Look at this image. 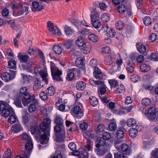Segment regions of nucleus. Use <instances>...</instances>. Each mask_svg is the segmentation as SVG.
Here are the masks:
<instances>
[{
    "label": "nucleus",
    "instance_id": "obj_13",
    "mask_svg": "<svg viewBox=\"0 0 158 158\" xmlns=\"http://www.w3.org/2000/svg\"><path fill=\"white\" fill-rule=\"evenodd\" d=\"M156 111L153 107L150 108L148 110V118L150 121L154 120L156 118Z\"/></svg>",
    "mask_w": 158,
    "mask_h": 158
},
{
    "label": "nucleus",
    "instance_id": "obj_1",
    "mask_svg": "<svg viewBox=\"0 0 158 158\" xmlns=\"http://www.w3.org/2000/svg\"><path fill=\"white\" fill-rule=\"evenodd\" d=\"M12 8L15 10L13 12V15L18 16L22 15H26L29 13L28 8L27 6H23L20 3H13L11 6Z\"/></svg>",
    "mask_w": 158,
    "mask_h": 158
},
{
    "label": "nucleus",
    "instance_id": "obj_31",
    "mask_svg": "<svg viewBox=\"0 0 158 158\" xmlns=\"http://www.w3.org/2000/svg\"><path fill=\"white\" fill-rule=\"evenodd\" d=\"M53 50L54 53L58 55L60 54L62 51V48L59 45L54 46Z\"/></svg>",
    "mask_w": 158,
    "mask_h": 158
},
{
    "label": "nucleus",
    "instance_id": "obj_6",
    "mask_svg": "<svg viewBox=\"0 0 158 158\" xmlns=\"http://www.w3.org/2000/svg\"><path fill=\"white\" fill-rule=\"evenodd\" d=\"M51 123V120L48 118H46L44 119L43 122L41 123L40 124V128L41 130L44 132L47 131L48 134L49 133L50 130V127Z\"/></svg>",
    "mask_w": 158,
    "mask_h": 158
},
{
    "label": "nucleus",
    "instance_id": "obj_58",
    "mask_svg": "<svg viewBox=\"0 0 158 158\" xmlns=\"http://www.w3.org/2000/svg\"><path fill=\"white\" fill-rule=\"evenodd\" d=\"M41 99L44 101H46L48 99V95L44 91H42L40 94Z\"/></svg>",
    "mask_w": 158,
    "mask_h": 158
},
{
    "label": "nucleus",
    "instance_id": "obj_47",
    "mask_svg": "<svg viewBox=\"0 0 158 158\" xmlns=\"http://www.w3.org/2000/svg\"><path fill=\"white\" fill-rule=\"evenodd\" d=\"M81 24L86 27H89L85 20L83 21L82 22H81L78 20H76L74 22V25L77 27L81 25Z\"/></svg>",
    "mask_w": 158,
    "mask_h": 158
},
{
    "label": "nucleus",
    "instance_id": "obj_28",
    "mask_svg": "<svg viewBox=\"0 0 158 158\" xmlns=\"http://www.w3.org/2000/svg\"><path fill=\"white\" fill-rule=\"evenodd\" d=\"M91 32V30L85 28L81 30L80 31H79L78 34L80 35V37L81 36L85 37V35Z\"/></svg>",
    "mask_w": 158,
    "mask_h": 158
},
{
    "label": "nucleus",
    "instance_id": "obj_2",
    "mask_svg": "<svg viewBox=\"0 0 158 158\" xmlns=\"http://www.w3.org/2000/svg\"><path fill=\"white\" fill-rule=\"evenodd\" d=\"M50 68L53 79L57 81H62L61 77L62 71L60 70L52 62H50Z\"/></svg>",
    "mask_w": 158,
    "mask_h": 158
},
{
    "label": "nucleus",
    "instance_id": "obj_57",
    "mask_svg": "<svg viewBox=\"0 0 158 158\" xmlns=\"http://www.w3.org/2000/svg\"><path fill=\"white\" fill-rule=\"evenodd\" d=\"M90 83L93 86H95L97 85H102V82L100 81H94L93 79H90L89 80Z\"/></svg>",
    "mask_w": 158,
    "mask_h": 158
},
{
    "label": "nucleus",
    "instance_id": "obj_43",
    "mask_svg": "<svg viewBox=\"0 0 158 158\" xmlns=\"http://www.w3.org/2000/svg\"><path fill=\"white\" fill-rule=\"evenodd\" d=\"M137 53H135L133 54V56L136 57V61L139 63H142L144 60V56L141 55L137 56Z\"/></svg>",
    "mask_w": 158,
    "mask_h": 158
},
{
    "label": "nucleus",
    "instance_id": "obj_56",
    "mask_svg": "<svg viewBox=\"0 0 158 158\" xmlns=\"http://www.w3.org/2000/svg\"><path fill=\"white\" fill-rule=\"evenodd\" d=\"M125 91V88L124 86L122 85H120L116 90V92L118 94H122Z\"/></svg>",
    "mask_w": 158,
    "mask_h": 158
},
{
    "label": "nucleus",
    "instance_id": "obj_29",
    "mask_svg": "<svg viewBox=\"0 0 158 158\" xmlns=\"http://www.w3.org/2000/svg\"><path fill=\"white\" fill-rule=\"evenodd\" d=\"M106 35L109 37H113L115 34L114 29L112 28L106 27Z\"/></svg>",
    "mask_w": 158,
    "mask_h": 158
},
{
    "label": "nucleus",
    "instance_id": "obj_4",
    "mask_svg": "<svg viewBox=\"0 0 158 158\" xmlns=\"http://www.w3.org/2000/svg\"><path fill=\"white\" fill-rule=\"evenodd\" d=\"M22 138L24 142H27L25 145L26 149L27 150H31L33 148V144L30 136L27 134L24 133L22 135Z\"/></svg>",
    "mask_w": 158,
    "mask_h": 158
},
{
    "label": "nucleus",
    "instance_id": "obj_39",
    "mask_svg": "<svg viewBox=\"0 0 158 158\" xmlns=\"http://www.w3.org/2000/svg\"><path fill=\"white\" fill-rule=\"evenodd\" d=\"M10 115V116L8 119V122L10 124H13L17 121L18 119L14 113L13 114H11Z\"/></svg>",
    "mask_w": 158,
    "mask_h": 158
},
{
    "label": "nucleus",
    "instance_id": "obj_52",
    "mask_svg": "<svg viewBox=\"0 0 158 158\" xmlns=\"http://www.w3.org/2000/svg\"><path fill=\"white\" fill-rule=\"evenodd\" d=\"M74 41L72 39L68 40L65 44L66 47L68 49H70L73 46Z\"/></svg>",
    "mask_w": 158,
    "mask_h": 158
},
{
    "label": "nucleus",
    "instance_id": "obj_63",
    "mask_svg": "<svg viewBox=\"0 0 158 158\" xmlns=\"http://www.w3.org/2000/svg\"><path fill=\"white\" fill-rule=\"evenodd\" d=\"M130 79L132 81L136 82L140 79V77L138 75H133L131 76Z\"/></svg>",
    "mask_w": 158,
    "mask_h": 158
},
{
    "label": "nucleus",
    "instance_id": "obj_17",
    "mask_svg": "<svg viewBox=\"0 0 158 158\" xmlns=\"http://www.w3.org/2000/svg\"><path fill=\"white\" fill-rule=\"evenodd\" d=\"M31 9L32 11H39L44 9V7L42 5H40L39 3L36 2H33L32 4Z\"/></svg>",
    "mask_w": 158,
    "mask_h": 158
},
{
    "label": "nucleus",
    "instance_id": "obj_15",
    "mask_svg": "<svg viewBox=\"0 0 158 158\" xmlns=\"http://www.w3.org/2000/svg\"><path fill=\"white\" fill-rule=\"evenodd\" d=\"M1 113L3 117H7L10 114H13L14 111L12 108L9 106Z\"/></svg>",
    "mask_w": 158,
    "mask_h": 158
},
{
    "label": "nucleus",
    "instance_id": "obj_40",
    "mask_svg": "<svg viewBox=\"0 0 158 158\" xmlns=\"http://www.w3.org/2000/svg\"><path fill=\"white\" fill-rule=\"evenodd\" d=\"M90 102L91 104L93 106H95L98 105V101L97 98L94 96H91L89 98Z\"/></svg>",
    "mask_w": 158,
    "mask_h": 158
},
{
    "label": "nucleus",
    "instance_id": "obj_26",
    "mask_svg": "<svg viewBox=\"0 0 158 158\" xmlns=\"http://www.w3.org/2000/svg\"><path fill=\"white\" fill-rule=\"evenodd\" d=\"M76 87L79 90H83L86 87V83L83 81H80L76 84Z\"/></svg>",
    "mask_w": 158,
    "mask_h": 158
},
{
    "label": "nucleus",
    "instance_id": "obj_54",
    "mask_svg": "<svg viewBox=\"0 0 158 158\" xmlns=\"http://www.w3.org/2000/svg\"><path fill=\"white\" fill-rule=\"evenodd\" d=\"M20 97L19 96L18 98L15 97L14 99V103L16 106L18 107H23L20 102Z\"/></svg>",
    "mask_w": 158,
    "mask_h": 158
},
{
    "label": "nucleus",
    "instance_id": "obj_55",
    "mask_svg": "<svg viewBox=\"0 0 158 158\" xmlns=\"http://www.w3.org/2000/svg\"><path fill=\"white\" fill-rule=\"evenodd\" d=\"M157 38V36L156 33H151L149 36V40L151 42L155 41Z\"/></svg>",
    "mask_w": 158,
    "mask_h": 158
},
{
    "label": "nucleus",
    "instance_id": "obj_49",
    "mask_svg": "<svg viewBox=\"0 0 158 158\" xmlns=\"http://www.w3.org/2000/svg\"><path fill=\"white\" fill-rule=\"evenodd\" d=\"M76 44L78 47H80L84 44V43H83L82 37H78L75 42Z\"/></svg>",
    "mask_w": 158,
    "mask_h": 158
},
{
    "label": "nucleus",
    "instance_id": "obj_35",
    "mask_svg": "<svg viewBox=\"0 0 158 158\" xmlns=\"http://www.w3.org/2000/svg\"><path fill=\"white\" fill-rule=\"evenodd\" d=\"M8 65L10 69H16V61L13 60H11L8 62Z\"/></svg>",
    "mask_w": 158,
    "mask_h": 158
},
{
    "label": "nucleus",
    "instance_id": "obj_19",
    "mask_svg": "<svg viewBox=\"0 0 158 158\" xmlns=\"http://www.w3.org/2000/svg\"><path fill=\"white\" fill-rule=\"evenodd\" d=\"M135 65V64L130 61L127 62V70L129 73H132L134 70Z\"/></svg>",
    "mask_w": 158,
    "mask_h": 158
},
{
    "label": "nucleus",
    "instance_id": "obj_22",
    "mask_svg": "<svg viewBox=\"0 0 158 158\" xmlns=\"http://www.w3.org/2000/svg\"><path fill=\"white\" fill-rule=\"evenodd\" d=\"M44 134L41 136L40 138L41 140V143L42 144H45L47 143L49 141L48 136H49L50 133L48 134V132H47V134H46L45 132H44Z\"/></svg>",
    "mask_w": 158,
    "mask_h": 158
},
{
    "label": "nucleus",
    "instance_id": "obj_23",
    "mask_svg": "<svg viewBox=\"0 0 158 158\" xmlns=\"http://www.w3.org/2000/svg\"><path fill=\"white\" fill-rule=\"evenodd\" d=\"M98 88V91L99 96H102L106 92V87L102 83V85H99Z\"/></svg>",
    "mask_w": 158,
    "mask_h": 158
},
{
    "label": "nucleus",
    "instance_id": "obj_51",
    "mask_svg": "<svg viewBox=\"0 0 158 158\" xmlns=\"http://www.w3.org/2000/svg\"><path fill=\"white\" fill-rule=\"evenodd\" d=\"M108 82L111 87H116L118 85V82L115 80H108Z\"/></svg>",
    "mask_w": 158,
    "mask_h": 158
},
{
    "label": "nucleus",
    "instance_id": "obj_50",
    "mask_svg": "<svg viewBox=\"0 0 158 158\" xmlns=\"http://www.w3.org/2000/svg\"><path fill=\"white\" fill-rule=\"evenodd\" d=\"M151 103V100L149 98H144L143 99L142 101V105L146 106L150 105Z\"/></svg>",
    "mask_w": 158,
    "mask_h": 158
},
{
    "label": "nucleus",
    "instance_id": "obj_12",
    "mask_svg": "<svg viewBox=\"0 0 158 158\" xmlns=\"http://www.w3.org/2000/svg\"><path fill=\"white\" fill-rule=\"evenodd\" d=\"M16 74V71H13V74L11 75L8 73L4 72L1 75V77L2 80L7 82L12 80L15 77Z\"/></svg>",
    "mask_w": 158,
    "mask_h": 158
},
{
    "label": "nucleus",
    "instance_id": "obj_53",
    "mask_svg": "<svg viewBox=\"0 0 158 158\" xmlns=\"http://www.w3.org/2000/svg\"><path fill=\"white\" fill-rule=\"evenodd\" d=\"M33 64V62H31L30 63L27 64L26 65L25 69L29 72L32 73L33 71L32 68H34L32 66Z\"/></svg>",
    "mask_w": 158,
    "mask_h": 158
},
{
    "label": "nucleus",
    "instance_id": "obj_60",
    "mask_svg": "<svg viewBox=\"0 0 158 158\" xmlns=\"http://www.w3.org/2000/svg\"><path fill=\"white\" fill-rule=\"evenodd\" d=\"M73 111L76 114H81V108L79 106H76L74 107L73 109Z\"/></svg>",
    "mask_w": 158,
    "mask_h": 158
},
{
    "label": "nucleus",
    "instance_id": "obj_38",
    "mask_svg": "<svg viewBox=\"0 0 158 158\" xmlns=\"http://www.w3.org/2000/svg\"><path fill=\"white\" fill-rule=\"evenodd\" d=\"M126 124L129 127H133L136 124V121L134 118H129L127 121Z\"/></svg>",
    "mask_w": 158,
    "mask_h": 158
},
{
    "label": "nucleus",
    "instance_id": "obj_33",
    "mask_svg": "<svg viewBox=\"0 0 158 158\" xmlns=\"http://www.w3.org/2000/svg\"><path fill=\"white\" fill-rule=\"evenodd\" d=\"M97 142L98 144L95 145L97 147H98L100 146H103L106 143V140L102 137L98 138Z\"/></svg>",
    "mask_w": 158,
    "mask_h": 158
},
{
    "label": "nucleus",
    "instance_id": "obj_62",
    "mask_svg": "<svg viewBox=\"0 0 158 158\" xmlns=\"http://www.w3.org/2000/svg\"><path fill=\"white\" fill-rule=\"evenodd\" d=\"M123 23L121 21H118L116 24V28L119 30H121L123 27Z\"/></svg>",
    "mask_w": 158,
    "mask_h": 158
},
{
    "label": "nucleus",
    "instance_id": "obj_46",
    "mask_svg": "<svg viewBox=\"0 0 158 158\" xmlns=\"http://www.w3.org/2000/svg\"><path fill=\"white\" fill-rule=\"evenodd\" d=\"M9 105L5 102L2 101H0V111L2 112L6 108H7Z\"/></svg>",
    "mask_w": 158,
    "mask_h": 158
},
{
    "label": "nucleus",
    "instance_id": "obj_44",
    "mask_svg": "<svg viewBox=\"0 0 158 158\" xmlns=\"http://www.w3.org/2000/svg\"><path fill=\"white\" fill-rule=\"evenodd\" d=\"M113 61L112 57L106 56L104 58V63L106 65H110Z\"/></svg>",
    "mask_w": 158,
    "mask_h": 158
},
{
    "label": "nucleus",
    "instance_id": "obj_14",
    "mask_svg": "<svg viewBox=\"0 0 158 158\" xmlns=\"http://www.w3.org/2000/svg\"><path fill=\"white\" fill-rule=\"evenodd\" d=\"M44 86V84L41 82L40 79L36 78L34 82L33 88L34 90L36 91L40 90Z\"/></svg>",
    "mask_w": 158,
    "mask_h": 158
},
{
    "label": "nucleus",
    "instance_id": "obj_37",
    "mask_svg": "<svg viewBox=\"0 0 158 158\" xmlns=\"http://www.w3.org/2000/svg\"><path fill=\"white\" fill-rule=\"evenodd\" d=\"M89 40L94 43L98 42L99 40L98 37L94 34H91L89 36Z\"/></svg>",
    "mask_w": 158,
    "mask_h": 158
},
{
    "label": "nucleus",
    "instance_id": "obj_45",
    "mask_svg": "<svg viewBox=\"0 0 158 158\" xmlns=\"http://www.w3.org/2000/svg\"><path fill=\"white\" fill-rule=\"evenodd\" d=\"M113 112L118 115H122L126 114L124 108H122L118 110L115 109L113 110Z\"/></svg>",
    "mask_w": 158,
    "mask_h": 158
},
{
    "label": "nucleus",
    "instance_id": "obj_41",
    "mask_svg": "<svg viewBox=\"0 0 158 158\" xmlns=\"http://www.w3.org/2000/svg\"><path fill=\"white\" fill-rule=\"evenodd\" d=\"M129 134L130 136L132 137H135L137 135V131L135 128H130L129 130Z\"/></svg>",
    "mask_w": 158,
    "mask_h": 158
},
{
    "label": "nucleus",
    "instance_id": "obj_34",
    "mask_svg": "<svg viewBox=\"0 0 158 158\" xmlns=\"http://www.w3.org/2000/svg\"><path fill=\"white\" fill-rule=\"evenodd\" d=\"M23 78V81L24 83L30 82L32 81V77L30 75H27L22 74Z\"/></svg>",
    "mask_w": 158,
    "mask_h": 158
},
{
    "label": "nucleus",
    "instance_id": "obj_59",
    "mask_svg": "<svg viewBox=\"0 0 158 158\" xmlns=\"http://www.w3.org/2000/svg\"><path fill=\"white\" fill-rule=\"evenodd\" d=\"M91 22L93 26L96 28H99L101 25L100 21L98 20H95L94 22Z\"/></svg>",
    "mask_w": 158,
    "mask_h": 158
},
{
    "label": "nucleus",
    "instance_id": "obj_8",
    "mask_svg": "<svg viewBox=\"0 0 158 158\" xmlns=\"http://www.w3.org/2000/svg\"><path fill=\"white\" fill-rule=\"evenodd\" d=\"M5 155L2 158H13L11 156V152L10 149H8L5 152ZM29 152L27 151L24 152L22 155L23 158H28L29 157ZM15 158H22L20 156H17Z\"/></svg>",
    "mask_w": 158,
    "mask_h": 158
},
{
    "label": "nucleus",
    "instance_id": "obj_5",
    "mask_svg": "<svg viewBox=\"0 0 158 158\" xmlns=\"http://www.w3.org/2000/svg\"><path fill=\"white\" fill-rule=\"evenodd\" d=\"M54 131L56 133L61 132V134L57 137V141L60 142L64 141L65 139V131L64 128H61L59 126H55L54 128Z\"/></svg>",
    "mask_w": 158,
    "mask_h": 158
},
{
    "label": "nucleus",
    "instance_id": "obj_24",
    "mask_svg": "<svg viewBox=\"0 0 158 158\" xmlns=\"http://www.w3.org/2000/svg\"><path fill=\"white\" fill-rule=\"evenodd\" d=\"M124 152H125L126 154H129L131 153L130 148L129 145L126 143L123 144L120 147V149Z\"/></svg>",
    "mask_w": 158,
    "mask_h": 158
},
{
    "label": "nucleus",
    "instance_id": "obj_61",
    "mask_svg": "<svg viewBox=\"0 0 158 158\" xmlns=\"http://www.w3.org/2000/svg\"><path fill=\"white\" fill-rule=\"evenodd\" d=\"M101 19L104 22H107L110 19V16L109 14L104 13L101 16Z\"/></svg>",
    "mask_w": 158,
    "mask_h": 158
},
{
    "label": "nucleus",
    "instance_id": "obj_25",
    "mask_svg": "<svg viewBox=\"0 0 158 158\" xmlns=\"http://www.w3.org/2000/svg\"><path fill=\"white\" fill-rule=\"evenodd\" d=\"M11 131L14 133L18 132L23 130V128L19 124H15L12 126Z\"/></svg>",
    "mask_w": 158,
    "mask_h": 158
},
{
    "label": "nucleus",
    "instance_id": "obj_11",
    "mask_svg": "<svg viewBox=\"0 0 158 158\" xmlns=\"http://www.w3.org/2000/svg\"><path fill=\"white\" fill-rule=\"evenodd\" d=\"M47 26L48 30L54 35H59L61 33L60 29L56 26H54L53 23L50 21L47 23Z\"/></svg>",
    "mask_w": 158,
    "mask_h": 158
},
{
    "label": "nucleus",
    "instance_id": "obj_36",
    "mask_svg": "<svg viewBox=\"0 0 158 158\" xmlns=\"http://www.w3.org/2000/svg\"><path fill=\"white\" fill-rule=\"evenodd\" d=\"M55 90L53 86L48 87L46 90V92L48 95L52 96L55 93Z\"/></svg>",
    "mask_w": 158,
    "mask_h": 158
},
{
    "label": "nucleus",
    "instance_id": "obj_21",
    "mask_svg": "<svg viewBox=\"0 0 158 158\" xmlns=\"http://www.w3.org/2000/svg\"><path fill=\"white\" fill-rule=\"evenodd\" d=\"M82 50L83 52L85 54L89 53L91 49V45L90 43H84L82 46Z\"/></svg>",
    "mask_w": 158,
    "mask_h": 158
},
{
    "label": "nucleus",
    "instance_id": "obj_64",
    "mask_svg": "<svg viewBox=\"0 0 158 158\" xmlns=\"http://www.w3.org/2000/svg\"><path fill=\"white\" fill-rule=\"evenodd\" d=\"M150 57L152 59V60L158 61V54L155 52H152L151 53Z\"/></svg>",
    "mask_w": 158,
    "mask_h": 158
},
{
    "label": "nucleus",
    "instance_id": "obj_16",
    "mask_svg": "<svg viewBox=\"0 0 158 158\" xmlns=\"http://www.w3.org/2000/svg\"><path fill=\"white\" fill-rule=\"evenodd\" d=\"M38 102L37 100L35 99L29 105L28 107V110L30 112H34L36 109L37 106H38Z\"/></svg>",
    "mask_w": 158,
    "mask_h": 158
},
{
    "label": "nucleus",
    "instance_id": "obj_30",
    "mask_svg": "<svg viewBox=\"0 0 158 158\" xmlns=\"http://www.w3.org/2000/svg\"><path fill=\"white\" fill-rule=\"evenodd\" d=\"M138 51L141 53H144L146 52V47L142 44H138L137 45Z\"/></svg>",
    "mask_w": 158,
    "mask_h": 158
},
{
    "label": "nucleus",
    "instance_id": "obj_27",
    "mask_svg": "<svg viewBox=\"0 0 158 158\" xmlns=\"http://www.w3.org/2000/svg\"><path fill=\"white\" fill-rule=\"evenodd\" d=\"M125 129L123 127L118 129L116 133L117 137L119 139L122 138L124 136V131Z\"/></svg>",
    "mask_w": 158,
    "mask_h": 158
},
{
    "label": "nucleus",
    "instance_id": "obj_10",
    "mask_svg": "<svg viewBox=\"0 0 158 158\" xmlns=\"http://www.w3.org/2000/svg\"><path fill=\"white\" fill-rule=\"evenodd\" d=\"M117 10L120 13L124 14L126 16L131 15V11L130 9L127 8L124 5L121 4L118 6Z\"/></svg>",
    "mask_w": 158,
    "mask_h": 158
},
{
    "label": "nucleus",
    "instance_id": "obj_7",
    "mask_svg": "<svg viewBox=\"0 0 158 158\" xmlns=\"http://www.w3.org/2000/svg\"><path fill=\"white\" fill-rule=\"evenodd\" d=\"M35 99L34 95L31 96L29 93H27L23 95L22 101L23 105L24 106H26Z\"/></svg>",
    "mask_w": 158,
    "mask_h": 158
},
{
    "label": "nucleus",
    "instance_id": "obj_32",
    "mask_svg": "<svg viewBox=\"0 0 158 158\" xmlns=\"http://www.w3.org/2000/svg\"><path fill=\"white\" fill-rule=\"evenodd\" d=\"M140 69L143 72H147L150 70V67L149 65L143 64H142L140 66Z\"/></svg>",
    "mask_w": 158,
    "mask_h": 158
},
{
    "label": "nucleus",
    "instance_id": "obj_20",
    "mask_svg": "<svg viewBox=\"0 0 158 158\" xmlns=\"http://www.w3.org/2000/svg\"><path fill=\"white\" fill-rule=\"evenodd\" d=\"M17 57L21 62L26 63L29 59V56L26 55H25L22 52L18 53Z\"/></svg>",
    "mask_w": 158,
    "mask_h": 158
},
{
    "label": "nucleus",
    "instance_id": "obj_18",
    "mask_svg": "<svg viewBox=\"0 0 158 158\" xmlns=\"http://www.w3.org/2000/svg\"><path fill=\"white\" fill-rule=\"evenodd\" d=\"M64 31L67 36H70L74 34V30L70 27L66 25L63 26Z\"/></svg>",
    "mask_w": 158,
    "mask_h": 158
},
{
    "label": "nucleus",
    "instance_id": "obj_48",
    "mask_svg": "<svg viewBox=\"0 0 158 158\" xmlns=\"http://www.w3.org/2000/svg\"><path fill=\"white\" fill-rule=\"evenodd\" d=\"M143 21L144 24L146 26L150 25L152 23L151 19L149 16L145 17L143 19Z\"/></svg>",
    "mask_w": 158,
    "mask_h": 158
},
{
    "label": "nucleus",
    "instance_id": "obj_9",
    "mask_svg": "<svg viewBox=\"0 0 158 158\" xmlns=\"http://www.w3.org/2000/svg\"><path fill=\"white\" fill-rule=\"evenodd\" d=\"M79 70L77 68L70 69L67 70V74L66 79L68 81H71L73 79L75 75L78 73Z\"/></svg>",
    "mask_w": 158,
    "mask_h": 158
},
{
    "label": "nucleus",
    "instance_id": "obj_3",
    "mask_svg": "<svg viewBox=\"0 0 158 158\" xmlns=\"http://www.w3.org/2000/svg\"><path fill=\"white\" fill-rule=\"evenodd\" d=\"M34 72L36 75L39 74L42 78V81L44 82L45 84H48V76L47 72V69H45L42 70L41 68L37 67H35Z\"/></svg>",
    "mask_w": 158,
    "mask_h": 158
},
{
    "label": "nucleus",
    "instance_id": "obj_42",
    "mask_svg": "<svg viewBox=\"0 0 158 158\" xmlns=\"http://www.w3.org/2000/svg\"><path fill=\"white\" fill-rule=\"evenodd\" d=\"M100 14L99 13L96 11L94 10V12L92 13V14L90 15L91 22L92 20H94L95 19H97L99 18Z\"/></svg>",
    "mask_w": 158,
    "mask_h": 158
}]
</instances>
